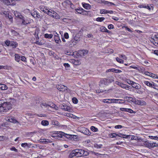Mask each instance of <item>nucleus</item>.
I'll list each match as a JSON object with an SVG mask.
<instances>
[{
	"instance_id": "58",
	"label": "nucleus",
	"mask_w": 158,
	"mask_h": 158,
	"mask_svg": "<svg viewBox=\"0 0 158 158\" xmlns=\"http://www.w3.org/2000/svg\"><path fill=\"white\" fill-rule=\"evenodd\" d=\"M119 58H122L125 60H127V58L126 56L124 55H121L119 56Z\"/></svg>"
},
{
	"instance_id": "59",
	"label": "nucleus",
	"mask_w": 158,
	"mask_h": 158,
	"mask_svg": "<svg viewBox=\"0 0 158 158\" xmlns=\"http://www.w3.org/2000/svg\"><path fill=\"white\" fill-rule=\"evenodd\" d=\"M127 82L128 84L132 85V84L133 83L134 81H130L129 80H127Z\"/></svg>"
},
{
	"instance_id": "62",
	"label": "nucleus",
	"mask_w": 158,
	"mask_h": 158,
	"mask_svg": "<svg viewBox=\"0 0 158 158\" xmlns=\"http://www.w3.org/2000/svg\"><path fill=\"white\" fill-rule=\"evenodd\" d=\"M123 126L121 125H118L115 126V128L116 129H120L123 127Z\"/></svg>"
},
{
	"instance_id": "22",
	"label": "nucleus",
	"mask_w": 158,
	"mask_h": 158,
	"mask_svg": "<svg viewBox=\"0 0 158 158\" xmlns=\"http://www.w3.org/2000/svg\"><path fill=\"white\" fill-rule=\"evenodd\" d=\"M54 39L56 43L57 44H59L61 42L59 34L55 35L54 36Z\"/></svg>"
},
{
	"instance_id": "51",
	"label": "nucleus",
	"mask_w": 158,
	"mask_h": 158,
	"mask_svg": "<svg viewBox=\"0 0 158 158\" xmlns=\"http://www.w3.org/2000/svg\"><path fill=\"white\" fill-rule=\"evenodd\" d=\"M21 146L22 147L25 148L26 147H28V143H22L21 144Z\"/></svg>"
},
{
	"instance_id": "57",
	"label": "nucleus",
	"mask_w": 158,
	"mask_h": 158,
	"mask_svg": "<svg viewBox=\"0 0 158 158\" xmlns=\"http://www.w3.org/2000/svg\"><path fill=\"white\" fill-rule=\"evenodd\" d=\"M64 37L65 39H68L69 38L68 34L67 32L64 33Z\"/></svg>"
},
{
	"instance_id": "39",
	"label": "nucleus",
	"mask_w": 158,
	"mask_h": 158,
	"mask_svg": "<svg viewBox=\"0 0 158 158\" xmlns=\"http://www.w3.org/2000/svg\"><path fill=\"white\" fill-rule=\"evenodd\" d=\"M105 19L104 17H98L96 18V20L98 22H102Z\"/></svg>"
},
{
	"instance_id": "13",
	"label": "nucleus",
	"mask_w": 158,
	"mask_h": 158,
	"mask_svg": "<svg viewBox=\"0 0 158 158\" xmlns=\"http://www.w3.org/2000/svg\"><path fill=\"white\" fill-rule=\"evenodd\" d=\"M5 120L8 122L16 123L18 122L12 117H6L5 118Z\"/></svg>"
},
{
	"instance_id": "48",
	"label": "nucleus",
	"mask_w": 158,
	"mask_h": 158,
	"mask_svg": "<svg viewBox=\"0 0 158 158\" xmlns=\"http://www.w3.org/2000/svg\"><path fill=\"white\" fill-rule=\"evenodd\" d=\"M20 59L23 61L24 62H27V59L24 56H22L20 57Z\"/></svg>"
},
{
	"instance_id": "31",
	"label": "nucleus",
	"mask_w": 158,
	"mask_h": 158,
	"mask_svg": "<svg viewBox=\"0 0 158 158\" xmlns=\"http://www.w3.org/2000/svg\"><path fill=\"white\" fill-rule=\"evenodd\" d=\"M158 40V35H155L150 39V41L151 42H154V40Z\"/></svg>"
},
{
	"instance_id": "63",
	"label": "nucleus",
	"mask_w": 158,
	"mask_h": 158,
	"mask_svg": "<svg viewBox=\"0 0 158 158\" xmlns=\"http://www.w3.org/2000/svg\"><path fill=\"white\" fill-rule=\"evenodd\" d=\"M108 27L109 29H113L114 28V26L112 24H110L108 26Z\"/></svg>"
},
{
	"instance_id": "2",
	"label": "nucleus",
	"mask_w": 158,
	"mask_h": 158,
	"mask_svg": "<svg viewBox=\"0 0 158 158\" xmlns=\"http://www.w3.org/2000/svg\"><path fill=\"white\" fill-rule=\"evenodd\" d=\"M11 108V104L9 102H6L3 100H0V112H6Z\"/></svg>"
},
{
	"instance_id": "45",
	"label": "nucleus",
	"mask_w": 158,
	"mask_h": 158,
	"mask_svg": "<svg viewBox=\"0 0 158 158\" xmlns=\"http://www.w3.org/2000/svg\"><path fill=\"white\" fill-rule=\"evenodd\" d=\"M152 88L158 90V85L154 82Z\"/></svg>"
},
{
	"instance_id": "12",
	"label": "nucleus",
	"mask_w": 158,
	"mask_h": 158,
	"mask_svg": "<svg viewBox=\"0 0 158 158\" xmlns=\"http://www.w3.org/2000/svg\"><path fill=\"white\" fill-rule=\"evenodd\" d=\"M31 14L34 18H40L41 16L40 15L39 13L36 10H33L31 12Z\"/></svg>"
},
{
	"instance_id": "44",
	"label": "nucleus",
	"mask_w": 158,
	"mask_h": 158,
	"mask_svg": "<svg viewBox=\"0 0 158 158\" xmlns=\"http://www.w3.org/2000/svg\"><path fill=\"white\" fill-rule=\"evenodd\" d=\"M116 60L119 63H123V60L121 59H120L119 58L117 57L116 58Z\"/></svg>"
},
{
	"instance_id": "27",
	"label": "nucleus",
	"mask_w": 158,
	"mask_h": 158,
	"mask_svg": "<svg viewBox=\"0 0 158 158\" xmlns=\"http://www.w3.org/2000/svg\"><path fill=\"white\" fill-rule=\"evenodd\" d=\"M65 115L66 116L74 119H76L77 117L76 116L73 114H70L69 113H65Z\"/></svg>"
},
{
	"instance_id": "41",
	"label": "nucleus",
	"mask_w": 158,
	"mask_h": 158,
	"mask_svg": "<svg viewBox=\"0 0 158 158\" xmlns=\"http://www.w3.org/2000/svg\"><path fill=\"white\" fill-rule=\"evenodd\" d=\"M40 106L42 108H44V107H47L49 105L48 104H47L46 103H42L40 104Z\"/></svg>"
},
{
	"instance_id": "3",
	"label": "nucleus",
	"mask_w": 158,
	"mask_h": 158,
	"mask_svg": "<svg viewBox=\"0 0 158 158\" xmlns=\"http://www.w3.org/2000/svg\"><path fill=\"white\" fill-rule=\"evenodd\" d=\"M52 137L56 139H58L59 138H62L63 136L66 137L67 138H70L72 135L65 134L62 131H53L51 134Z\"/></svg>"
},
{
	"instance_id": "38",
	"label": "nucleus",
	"mask_w": 158,
	"mask_h": 158,
	"mask_svg": "<svg viewBox=\"0 0 158 158\" xmlns=\"http://www.w3.org/2000/svg\"><path fill=\"white\" fill-rule=\"evenodd\" d=\"M90 129L93 132H97L98 131V128L94 126H91Z\"/></svg>"
},
{
	"instance_id": "26",
	"label": "nucleus",
	"mask_w": 158,
	"mask_h": 158,
	"mask_svg": "<svg viewBox=\"0 0 158 158\" xmlns=\"http://www.w3.org/2000/svg\"><path fill=\"white\" fill-rule=\"evenodd\" d=\"M83 7L87 10H89L91 8V6L88 3H84L82 5Z\"/></svg>"
},
{
	"instance_id": "53",
	"label": "nucleus",
	"mask_w": 158,
	"mask_h": 158,
	"mask_svg": "<svg viewBox=\"0 0 158 158\" xmlns=\"http://www.w3.org/2000/svg\"><path fill=\"white\" fill-rule=\"evenodd\" d=\"M11 32L12 33V34L14 35H18V33H17L14 30H11Z\"/></svg>"
},
{
	"instance_id": "1",
	"label": "nucleus",
	"mask_w": 158,
	"mask_h": 158,
	"mask_svg": "<svg viewBox=\"0 0 158 158\" xmlns=\"http://www.w3.org/2000/svg\"><path fill=\"white\" fill-rule=\"evenodd\" d=\"M89 154V151L87 150H83L77 149L72 151L69 155V157L71 158L74 156L81 157L87 156Z\"/></svg>"
},
{
	"instance_id": "60",
	"label": "nucleus",
	"mask_w": 158,
	"mask_h": 158,
	"mask_svg": "<svg viewBox=\"0 0 158 158\" xmlns=\"http://www.w3.org/2000/svg\"><path fill=\"white\" fill-rule=\"evenodd\" d=\"M10 149L11 151H14L16 152H18V150L15 147H13L11 148H10Z\"/></svg>"
},
{
	"instance_id": "40",
	"label": "nucleus",
	"mask_w": 158,
	"mask_h": 158,
	"mask_svg": "<svg viewBox=\"0 0 158 158\" xmlns=\"http://www.w3.org/2000/svg\"><path fill=\"white\" fill-rule=\"evenodd\" d=\"M72 38L73 39V40H74V41H75L76 42V44L77 43V42L79 41L80 40V38L77 36H75Z\"/></svg>"
},
{
	"instance_id": "30",
	"label": "nucleus",
	"mask_w": 158,
	"mask_h": 158,
	"mask_svg": "<svg viewBox=\"0 0 158 158\" xmlns=\"http://www.w3.org/2000/svg\"><path fill=\"white\" fill-rule=\"evenodd\" d=\"M8 89V87L6 85L4 84H0V89L2 90H6Z\"/></svg>"
},
{
	"instance_id": "7",
	"label": "nucleus",
	"mask_w": 158,
	"mask_h": 158,
	"mask_svg": "<svg viewBox=\"0 0 158 158\" xmlns=\"http://www.w3.org/2000/svg\"><path fill=\"white\" fill-rule=\"evenodd\" d=\"M2 15H4L5 16L8 18L10 22H12L13 19L12 16L10 15V13L7 10H3L1 12Z\"/></svg>"
},
{
	"instance_id": "18",
	"label": "nucleus",
	"mask_w": 158,
	"mask_h": 158,
	"mask_svg": "<svg viewBox=\"0 0 158 158\" xmlns=\"http://www.w3.org/2000/svg\"><path fill=\"white\" fill-rule=\"evenodd\" d=\"M88 51L86 50H82L78 51V53L81 56H83L87 54Z\"/></svg>"
},
{
	"instance_id": "9",
	"label": "nucleus",
	"mask_w": 158,
	"mask_h": 158,
	"mask_svg": "<svg viewBox=\"0 0 158 158\" xmlns=\"http://www.w3.org/2000/svg\"><path fill=\"white\" fill-rule=\"evenodd\" d=\"M116 85H118L121 88L125 89H126L129 90L130 89L131 87L130 86L126 85L118 81H115V83Z\"/></svg>"
},
{
	"instance_id": "56",
	"label": "nucleus",
	"mask_w": 158,
	"mask_h": 158,
	"mask_svg": "<svg viewBox=\"0 0 158 158\" xmlns=\"http://www.w3.org/2000/svg\"><path fill=\"white\" fill-rule=\"evenodd\" d=\"M72 100H73V102L74 103H75V104L77 103L78 102L77 99L75 98H73L72 99Z\"/></svg>"
},
{
	"instance_id": "61",
	"label": "nucleus",
	"mask_w": 158,
	"mask_h": 158,
	"mask_svg": "<svg viewBox=\"0 0 158 158\" xmlns=\"http://www.w3.org/2000/svg\"><path fill=\"white\" fill-rule=\"evenodd\" d=\"M35 43L39 45H41L43 44L41 42H39V41L38 40H37L36 41Z\"/></svg>"
},
{
	"instance_id": "43",
	"label": "nucleus",
	"mask_w": 158,
	"mask_h": 158,
	"mask_svg": "<svg viewBox=\"0 0 158 158\" xmlns=\"http://www.w3.org/2000/svg\"><path fill=\"white\" fill-rule=\"evenodd\" d=\"M105 4L108 6H112V5H114V6L115 5V4H114V3L111 2H109L108 1H106V2Z\"/></svg>"
},
{
	"instance_id": "24",
	"label": "nucleus",
	"mask_w": 158,
	"mask_h": 158,
	"mask_svg": "<svg viewBox=\"0 0 158 158\" xmlns=\"http://www.w3.org/2000/svg\"><path fill=\"white\" fill-rule=\"evenodd\" d=\"M132 86L137 89H139L141 88V86L138 83H136L134 81L132 85Z\"/></svg>"
},
{
	"instance_id": "47",
	"label": "nucleus",
	"mask_w": 158,
	"mask_h": 158,
	"mask_svg": "<svg viewBox=\"0 0 158 158\" xmlns=\"http://www.w3.org/2000/svg\"><path fill=\"white\" fill-rule=\"evenodd\" d=\"M117 136V135H116L114 133H111L109 135V136L112 138H114L116 136Z\"/></svg>"
},
{
	"instance_id": "17",
	"label": "nucleus",
	"mask_w": 158,
	"mask_h": 158,
	"mask_svg": "<svg viewBox=\"0 0 158 158\" xmlns=\"http://www.w3.org/2000/svg\"><path fill=\"white\" fill-rule=\"evenodd\" d=\"M39 8L42 11L48 14V13L49 10V9L48 10L47 9V7H45L44 6H40Z\"/></svg>"
},
{
	"instance_id": "5",
	"label": "nucleus",
	"mask_w": 158,
	"mask_h": 158,
	"mask_svg": "<svg viewBox=\"0 0 158 158\" xmlns=\"http://www.w3.org/2000/svg\"><path fill=\"white\" fill-rule=\"evenodd\" d=\"M15 15L16 16L18 17V18L20 19V21L22 22V23L24 25H26L27 24L29 23V22L28 20L26 18L24 17L23 16L21 15H16V14H15Z\"/></svg>"
},
{
	"instance_id": "29",
	"label": "nucleus",
	"mask_w": 158,
	"mask_h": 158,
	"mask_svg": "<svg viewBox=\"0 0 158 158\" xmlns=\"http://www.w3.org/2000/svg\"><path fill=\"white\" fill-rule=\"evenodd\" d=\"M100 31L102 32H106L109 33L110 31L108 30L105 27H102L100 28Z\"/></svg>"
},
{
	"instance_id": "49",
	"label": "nucleus",
	"mask_w": 158,
	"mask_h": 158,
	"mask_svg": "<svg viewBox=\"0 0 158 158\" xmlns=\"http://www.w3.org/2000/svg\"><path fill=\"white\" fill-rule=\"evenodd\" d=\"M48 106H50L51 108H52L55 110H57L58 108V107L56 106L54 104H53V103L52 104V106L49 105Z\"/></svg>"
},
{
	"instance_id": "19",
	"label": "nucleus",
	"mask_w": 158,
	"mask_h": 158,
	"mask_svg": "<svg viewBox=\"0 0 158 158\" xmlns=\"http://www.w3.org/2000/svg\"><path fill=\"white\" fill-rule=\"evenodd\" d=\"M56 87L57 89L60 91L63 90V89L64 90L66 89L67 88V87L66 86L62 85H57Z\"/></svg>"
},
{
	"instance_id": "10",
	"label": "nucleus",
	"mask_w": 158,
	"mask_h": 158,
	"mask_svg": "<svg viewBox=\"0 0 158 158\" xmlns=\"http://www.w3.org/2000/svg\"><path fill=\"white\" fill-rule=\"evenodd\" d=\"M61 109L64 111H67L70 112L73 111V110L71 107L66 105H62L60 106Z\"/></svg>"
},
{
	"instance_id": "36",
	"label": "nucleus",
	"mask_w": 158,
	"mask_h": 158,
	"mask_svg": "<svg viewBox=\"0 0 158 158\" xmlns=\"http://www.w3.org/2000/svg\"><path fill=\"white\" fill-rule=\"evenodd\" d=\"M44 37L46 38L51 39L53 36V35L52 34H49L47 33L45 34H44Z\"/></svg>"
},
{
	"instance_id": "46",
	"label": "nucleus",
	"mask_w": 158,
	"mask_h": 158,
	"mask_svg": "<svg viewBox=\"0 0 158 158\" xmlns=\"http://www.w3.org/2000/svg\"><path fill=\"white\" fill-rule=\"evenodd\" d=\"M150 77L153 78H157L158 79V76L157 75H155L153 73H151L150 74Z\"/></svg>"
},
{
	"instance_id": "20",
	"label": "nucleus",
	"mask_w": 158,
	"mask_h": 158,
	"mask_svg": "<svg viewBox=\"0 0 158 158\" xmlns=\"http://www.w3.org/2000/svg\"><path fill=\"white\" fill-rule=\"evenodd\" d=\"M149 143V142L148 141H144L141 140V143L140 144L141 146H144L148 148Z\"/></svg>"
},
{
	"instance_id": "23",
	"label": "nucleus",
	"mask_w": 158,
	"mask_h": 158,
	"mask_svg": "<svg viewBox=\"0 0 158 158\" xmlns=\"http://www.w3.org/2000/svg\"><path fill=\"white\" fill-rule=\"evenodd\" d=\"M125 99L129 102H132L135 103L136 100L135 98L131 97H125Z\"/></svg>"
},
{
	"instance_id": "8",
	"label": "nucleus",
	"mask_w": 158,
	"mask_h": 158,
	"mask_svg": "<svg viewBox=\"0 0 158 158\" xmlns=\"http://www.w3.org/2000/svg\"><path fill=\"white\" fill-rule=\"evenodd\" d=\"M5 44L7 46L11 47L13 48H15L18 46V44L14 41L7 40L6 41Z\"/></svg>"
},
{
	"instance_id": "64",
	"label": "nucleus",
	"mask_w": 158,
	"mask_h": 158,
	"mask_svg": "<svg viewBox=\"0 0 158 158\" xmlns=\"http://www.w3.org/2000/svg\"><path fill=\"white\" fill-rule=\"evenodd\" d=\"M127 108H120V110L121 111H127Z\"/></svg>"
},
{
	"instance_id": "21",
	"label": "nucleus",
	"mask_w": 158,
	"mask_h": 158,
	"mask_svg": "<svg viewBox=\"0 0 158 158\" xmlns=\"http://www.w3.org/2000/svg\"><path fill=\"white\" fill-rule=\"evenodd\" d=\"M101 84H104L105 85H107L109 83L107 79L103 78L101 79L100 81Z\"/></svg>"
},
{
	"instance_id": "50",
	"label": "nucleus",
	"mask_w": 158,
	"mask_h": 158,
	"mask_svg": "<svg viewBox=\"0 0 158 158\" xmlns=\"http://www.w3.org/2000/svg\"><path fill=\"white\" fill-rule=\"evenodd\" d=\"M84 10L83 9H77L76 10V11L77 13L79 14H81V13L83 12V10Z\"/></svg>"
},
{
	"instance_id": "42",
	"label": "nucleus",
	"mask_w": 158,
	"mask_h": 158,
	"mask_svg": "<svg viewBox=\"0 0 158 158\" xmlns=\"http://www.w3.org/2000/svg\"><path fill=\"white\" fill-rule=\"evenodd\" d=\"M107 12V10L102 9L100 10V13L101 14H106Z\"/></svg>"
},
{
	"instance_id": "34",
	"label": "nucleus",
	"mask_w": 158,
	"mask_h": 158,
	"mask_svg": "<svg viewBox=\"0 0 158 158\" xmlns=\"http://www.w3.org/2000/svg\"><path fill=\"white\" fill-rule=\"evenodd\" d=\"M107 79L108 80V81H109V83L112 82L114 81V78L112 76L108 77Z\"/></svg>"
},
{
	"instance_id": "15",
	"label": "nucleus",
	"mask_w": 158,
	"mask_h": 158,
	"mask_svg": "<svg viewBox=\"0 0 158 158\" xmlns=\"http://www.w3.org/2000/svg\"><path fill=\"white\" fill-rule=\"evenodd\" d=\"M143 83L149 87L152 88L154 82L148 81H143Z\"/></svg>"
},
{
	"instance_id": "11",
	"label": "nucleus",
	"mask_w": 158,
	"mask_h": 158,
	"mask_svg": "<svg viewBox=\"0 0 158 158\" xmlns=\"http://www.w3.org/2000/svg\"><path fill=\"white\" fill-rule=\"evenodd\" d=\"M117 101L115 99H105L102 100V102L104 103L110 104L114 103L115 101Z\"/></svg>"
},
{
	"instance_id": "37",
	"label": "nucleus",
	"mask_w": 158,
	"mask_h": 158,
	"mask_svg": "<svg viewBox=\"0 0 158 158\" xmlns=\"http://www.w3.org/2000/svg\"><path fill=\"white\" fill-rule=\"evenodd\" d=\"M41 124L44 126H47L48 125L49 122L47 120H43L41 122Z\"/></svg>"
},
{
	"instance_id": "54",
	"label": "nucleus",
	"mask_w": 158,
	"mask_h": 158,
	"mask_svg": "<svg viewBox=\"0 0 158 158\" xmlns=\"http://www.w3.org/2000/svg\"><path fill=\"white\" fill-rule=\"evenodd\" d=\"M152 43L155 45L158 46V40H154V42H152Z\"/></svg>"
},
{
	"instance_id": "14",
	"label": "nucleus",
	"mask_w": 158,
	"mask_h": 158,
	"mask_svg": "<svg viewBox=\"0 0 158 158\" xmlns=\"http://www.w3.org/2000/svg\"><path fill=\"white\" fill-rule=\"evenodd\" d=\"M76 44V42L74 41L72 38L70 41H69L67 43V46L70 47H73Z\"/></svg>"
},
{
	"instance_id": "25",
	"label": "nucleus",
	"mask_w": 158,
	"mask_h": 158,
	"mask_svg": "<svg viewBox=\"0 0 158 158\" xmlns=\"http://www.w3.org/2000/svg\"><path fill=\"white\" fill-rule=\"evenodd\" d=\"M149 146L148 147V148H153L154 147L158 146V143L154 142H149Z\"/></svg>"
},
{
	"instance_id": "52",
	"label": "nucleus",
	"mask_w": 158,
	"mask_h": 158,
	"mask_svg": "<svg viewBox=\"0 0 158 158\" xmlns=\"http://www.w3.org/2000/svg\"><path fill=\"white\" fill-rule=\"evenodd\" d=\"M127 112H129L131 113H135V112L133 110L131 109L127 108Z\"/></svg>"
},
{
	"instance_id": "28",
	"label": "nucleus",
	"mask_w": 158,
	"mask_h": 158,
	"mask_svg": "<svg viewBox=\"0 0 158 158\" xmlns=\"http://www.w3.org/2000/svg\"><path fill=\"white\" fill-rule=\"evenodd\" d=\"M116 100H117V101H115V103H118L119 104H123L125 102V100H123V99H115Z\"/></svg>"
},
{
	"instance_id": "4",
	"label": "nucleus",
	"mask_w": 158,
	"mask_h": 158,
	"mask_svg": "<svg viewBox=\"0 0 158 158\" xmlns=\"http://www.w3.org/2000/svg\"><path fill=\"white\" fill-rule=\"evenodd\" d=\"M77 131L85 135H90V132L89 130L84 127H80L77 128Z\"/></svg>"
},
{
	"instance_id": "32",
	"label": "nucleus",
	"mask_w": 158,
	"mask_h": 158,
	"mask_svg": "<svg viewBox=\"0 0 158 158\" xmlns=\"http://www.w3.org/2000/svg\"><path fill=\"white\" fill-rule=\"evenodd\" d=\"M39 30L36 29L35 30V32L34 33V35L35 36V37L36 38L37 40H38L39 39V37L38 36V33H39Z\"/></svg>"
},
{
	"instance_id": "6",
	"label": "nucleus",
	"mask_w": 158,
	"mask_h": 158,
	"mask_svg": "<svg viewBox=\"0 0 158 158\" xmlns=\"http://www.w3.org/2000/svg\"><path fill=\"white\" fill-rule=\"evenodd\" d=\"M48 15L56 19H59L60 18V15L54 11L50 9H49V10L48 13Z\"/></svg>"
},
{
	"instance_id": "16",
	"label": "nucleus",
	"mask_w": 158,
	"mask_h": 158,
	"mask_svg": "<svg viewBox=\"0 0 158 158\" xmlns=\"http://www.w3.org/2000/svg\"><path fill=\"white\" fill-rule=\"evenodd\" d=\"M135 103L140 106H145L146 104V102L143 100H136Z\"/></svg>"
},
{
	"instance_id": "33",
	"label": "nucleus",
	"mask_w": 158,
	"mask_h": 158,
	"mask_svg": "<svg viewBox=\"0 0 158 158\" xmlns=\"http://www.w3.org/2000/svg\"><path fill=\"white\" fill-rule=\"evenodd\" d=\"M15 60L16 61L19 62L20 61V57L19 56V55L18 54H15Z\"/></svg>"
},
{
	"instance_id": "55",
	"label": "nucleus",
	"mask_w": 158,
	"mask_h": 158,
	"mask_svg": "<svg viewBox=\"0 0 158 158\" xmlns=\"http://www.w3.org/2000/svg\"><path fill=\"white\" fill-rule=\"evenodd\" d=\"M130 68H132L134 69H136V70H139V68L136 66H135L134 65H131L129 67Z\"/></svg>"
},
{
	"instance_id": "35",
	"label": "nucleus",
	"mask_w": 158,
	"mask_h": 158,
	"mask_svg": "<svg viewBox=\"0 0 158 158\" xmlns=\"http://www.w3.org/2000/svg\"><path fill=\"white\" fill-rule=\"evenodd\" d=\"M89 154L91 153L98 156H99L100 155H102L101 154L98 153L97 152H94L93 151H89Z\"/></svg>"
}]
</instances>
